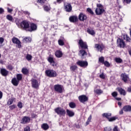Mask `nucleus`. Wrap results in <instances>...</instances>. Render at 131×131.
I'll list each match as a JSON object with an SVG mask.
<instances>
[{
  "instance_id": "obj_26",
  "label": "nucleus",
  "mask_w": 131,
  "mask_h": 131,
  "mask_svg": "<svg viewBox=\"0 0 131 131\" xmlns=\"http://www.w3.org/2000/svg\"><path fill=\"white\" fill-rule=\"evenodd\" d=\"M43 8L46 12H50V11H51V6H48L46 5H44Z\"/></svg>"
},
{
  "instance_id": "obj_37",
  "label": "nucleus",
  "mask_w": 131,
  "mask_h": 131,
  "mask_svg": "<svg viewBox=\"0 0 131 131\" xmlns=\"http://www.w3.org/2000/svg\"><path fill=\"white\" fill-rule=\"evenodd\" d=\"M91 120H92V115H90L89 117L88 118V120L86 122V125H88V124H90V122H91Z\"/></svg>"
},
{
  "instance_id": "obj_1",
  "label": "nucleus",
  "mask_w": 131,
  "mask_h": 131,
  "mask_svg": "<svg viewBox=\"0 0 131 131\" xmlns=\"http://www.w3.org/2000/svg\"><path fill=\"white\" fill-rule=\"evenodd\" d=\"M105 10L103 8V5L101 4H97V8L95 10L96 15H102L104 12Z\"/></svg>"
},
{
  "instance_id": "obj_58",
  "label": "nucleus",
  "mask_w": 131,
  "mask_h": 131,
  "mask_svg": "<svg viewBox=\"0 0 131 131\" xmlns=\"http://www.w3.org/2000/svg\"><path fill=\"white\" fill-rule=\"evenodd\" d=\"M7 11L8 13H12V12H13V10L12 9H10L9 8H7Z\"/></svg>"
},
{
  "instance_id": "obj_52",
  "label": "nucleus",
  "mask_w": 131,
  "mask_h": 131,
  "mask_svg": "<svg viewBox=\"0 0 131 131\" xmlns=\"http://www.w3.org/2000/svg\"><path fill=\"white\" fill-rule=\"evenodd\" d=\"M10 109H11V110H13V109H15V108H16V105L13 104L12 105H11L10 106H9Z\"/></svg>"
},
{
  "instance_id": "obj_15",
  "label": "nucleus",
  "mask_w": 131,
  "mask_h": 131,
  "mask_svg": "<svg viewBox=\"0 0 131 131\" xmlns=\"http://www.w3.org/2000/svg\"><path fill=\"white\" fill-rule=\"evenodd\" d=\"M64 8L66 12H69L72 10V6H71V4L69 3H66L64 4Z\"/></svg>"
},
{
  "instance_id": "obj_55",
  "label": "nucleus",
  "mask_w": 131,
  "mask_h": 131,
  "mask_svg": "<svg viewBox=\"0 0 131 131\" xmlns=\"http://www.w3.org/2000/svg\"><path fill=\"white\" fill-rule=\"evenodd\" d=\"M24 131H30V127L27 126L24 128Z\"/></svg>"
},
{
  "instance_id": "obj_4",
  "label": "nucleus",
  "mask_w": 131,
  "mask_h": 131,
  "mask_svg": "<svg viewBox=\"0 0 131 131\" xmlns=\"http://www.w3.org/2000/svg\"><path fill=\"white\" fill-rule=\"evenodd\" d=\"M55 111L57 114L58 115H60L63 116V115H65V113H66V112L65 111V110L63 108H62L61 107H57L55 109Z\"/></svg>"
},
{
  "instance_id": "obj_3",
  "label": "nucleus",
  "mask_w": 131,
  "mask_h": 131,
  "mask_svg": "<svg viewBox=\"0 0 131 131\" xmlns=\"http://www.w3.org/2000/svg\"><path fill=\"white\" fill-rule=\"evenodd\" d=\"M20 27L24 29L25 30H28L29 29V23L26 20H23L20 23Z\"/></svg>"
},
{
  "instance_id": "obj_23",
  "label": "nucleus",
  "mask_w": 131,
  "mask_h": 131,
  "mask_svg": "<svg viewBox=\"0 0 131 131\" xmlns=\"http://www.w3.org/2000/svg\"><path fill=\"white\" fill-rule=\"evenodd\" d=\"M123 110L125 111V112H128L131 111V106L130 105H126L123 107Z\"/></svg>"
},
{
  "instance_id": "obj_45",
  "label": "nucleus",
  "mask_w": 131,
  "mask_h": 131,
  "mask_svg": "<svg viewBox=\"0 0 131 131\" xmlns=\"http://www.w3.org/2000/svg\"><path fill=\"white\" fill-rule=\"evenodd\" d=\"M87 12L90 13V14H91V15H94V12L91 8H87Z\"/></svg>"
},
{
  "instance_id": "obj_63",
  "label": "nucleus",
  "mask_w": 131,
  "mask_h": 131,
  "mask_svg": "<svg viewBox=\"0 0 131 131\" xmlns=\"http://www.w3.org/2000/svg\"><path fill=\"white\" fill-rule=\"evenodd\" d=\"M116 100H117V101H120L121 100V98L116 97Z\"/></svg>"
},
{
  "instance_id": "obj_11",
  "label": "nucleus",
  "mask_w": 131,
  "mask_h": 131,
  "mask_svg": "<svg viewBox=\"0 0 131 131\" xmlns=\"http://www.w3.org/2000/svg\"><path fill=\"white\" fill-rule=\"evenodd\" d=\"M78 99L80 102H81V103H84L85 102H86L89 100L88 97L83 95L79 96Z\"/></svg>"
},
{
  "instance_id": "obj_13",
  "label": "nucleus",
  "mask_w": 131,
  "mask_h": 131,
  "mask_svg": "<svg viewBox=\"0 0 131 131\" xmlns=\"http://www.w3.org/2000/svg\"><path fill=\"white\" fill-rule=\"evenodd\" d=\"M79 44L82 49H88V45H86V43L84 42L82 40H79Z\"/></svg>"
},
{
  "instance_id": "obj_64",
  "label": "nucleus",
  "mask_w": 131,
  "mask_h": 131,
  "mask_svg": "<svg viewBox=\"0 0 131 131\" xmlns=\"http://www.w3.org/2000/svg\"><path fill=\"white\" fill-rule=\"evenodd\" d=\"M119 113L120 114H123V110H121L120 112H119Z\"/></svg>"
},
{
  "instance_id": "obj_34",
  "label": "nucleus",
  "mask_w": 131,
  "mask_h": 131,
  "mask_svg": "<svg viewBox=\"0 0 131 131\" xmlns=\"http://www.w3.org/2000/svg\"><path fill=\"white\" fill-rule=\"evenodd\" d=\"M16 78L18 81H20L22 79V74H18L16 75Z\"/></svg>"
},
{
  "instance_id": "obj_27",
  "label": "nucleus",
  "mask_w": 131,
  "mask_h": 131,
  "mask_svg": "<svg viewBox=\"0 0 131 131\" xmlns=\"http://www.w3.org/2000/svg\"><path fill=\"white\" fill-rule=\"evenodd\" d=\"M80 55H81V58H82V59H83V56H86V55H88L86 52H85V51L83 50H81L80 51Z\"/></svg>"
},
{
  "instance_id": "obj_44",
  "label": "nucleus",
  "mask_w": 131,
  "mask_h": 131,
  "mask_svg": "<svg viewBox=\"0 0 131 131\" xmlns=\"http://www.w3.org/2000/svg\"><path fill=\"white\" fill-rule=\"evenodd\" d=\"M7 69H8L9 70H10L11 71H12V70H13V66L11 65V64H9L7 67Z\"/></svg>"
},
{
  "instance_id": "obj_7",
  "label": "nucleus",
  "mask_w": 131,
  "mask_h": 131,
  "mask_svg": "<svg viewBox=\"0 0 131 131\" xmlns=\"http://www.w3.org/2000/svg\"><path fill=\"white\" fill-rule=\"evenodd\" d=\"M54 90L57 93L62 94L63 93V89H62V86L61 85L56 84L54 85Z\"/></svg>"
},
{
  "instance_id": "obj_14",
  "label": "nucleus",
  "mask_w": 131,
  "mask_h": 131,
  "mask_svg": "<svg viewBox=\"0 0 131 131\" xmlns=\"http://www.w3.org/2000/svg\"><path fill=\"white\" fill-rule=\"evenodd\" d=\"M121 77L124 82H127L129 78L128 77V75H126V74L124 73L121 75Z\"/></svg>"
},
{
  "instance_id": "obj_6",
  "label": "nucleus",
  "mask_w": 131,
  "mask_h": 131,
  "mask_svg": "<svg viewBox=\"0 0 131 131\" xmlns=\"http://www.w3.org/2000/svg\"><path fill=\"white\" fill-rule=\"evenodd\" d=\"M117 45L118 47L120 48H125V43L122 39L119 38L117 39Z\"/></svg>"
},
{
  "instance_id": "obj_19",
  "label": "nucleus",
  "mask_w": 131,
  "mask_h": 131,
  "mask_svg": "<svg viewBox=\"0 0 131 131\" xmlns=\"http://www.w3.org/2000/svg\"><path fill=\"white\" fill-rule=\"evenodd\" d=\"M1 73L3 76H7L9 74V71H7L6 69H1Z\"/></svg>"
},
{
  "instance_id": "obj_8",
  "label": "nucleus",
  "mask_w": 131,
  "mask_h": 131,
  "mask_svg": "<svg viewBox=\"0 0 131 131\" xmlns=\"http://www.w3.org/2000/svg\"><path fill=\"white\" fill-rule=\"evenodd\" d=\"M32 82V86L34 88V89H37L38 86H39V83H38V81L34 79H32L31 80Z\"/></svg>"
},
{
  "instance_id": "obj_60",
  "label": "nucleus",
  "mask_w": 131,
  "mask_h": 131,
  "mask_svg": "<svg viewBox=\"0 0 131 131\" xmlns=\"http://www.w3.org/2000/svg\"><path fill=\"white\" fill-rule=\"evenodd\" d=\"M113 131H118V128L117 127V126H115V127L114 128Z\"/></svg>"
},
{
  "instance_id": "obj_17",
  "label": "nucleus",
  "mask_w": 131,
  "mask_h": 131,
  "mask_svg": "<svg viewBox=\"0 0 131 131\" xmlns=\"http://www.w3.org/2000/svg\"><path fill=\"white\" fill-rule=\"evenodd\" d=\"M79 20L80 21H84V20H86V15L85 14H83V13H81L78 16Z\"/></svg>"
},
{
  "instance_id": "obj_20",
  "label": "nucleus",
  "mask_w": 131,
  "mask_h": 131,
  "mask_svg": "<svg viewBox=\"0 0 131 131\" xmlns=\"http://www.w3.org/2000/svg\"><path fill=\"white\" fill-rule=\"evenodd\" d=\"M118 92L120 93V95H123V96H125L126 95V92L125 90L122 89V88H117Z\"/></svg>"
},
{
  "instance_id": "obj_40",
  "label": "nucleus",
  "mask_w": 131,
  "mask_h": 131,
  "mask_svg": "<svg viewBox=\"0 0 131 131\" xmlns=\"http://www.w3.org/2000/svg\"><path fill=\"white\" fill-rule=\"evenodd\" d=\"M14 102V98H11V99H9L8 102H7V104L8 105H12V104H13V102Z\"/></svg>"
},
{
  "instance_id": "obj_21",
  "label": "nucleus",
  "mask_w": 131,
  "mask_h": 131,
  "mask_svg": "<svg viewBox=\"0 0 131 131\" xmlns=\"http://www.w3.org/2000/svg\"><path fill=\"white\" fill-rule=\"evenodd\" d=\"M12 83L13 84V85H15V86H17L18 84H19V81L16 78H14L12 79Z\"/></svg>"
},
{
  "instance_id": "obj_32",
  "label": "nucleus",
  "mask_w": 131,
  "mask_h": 131,
  "mask_svg": "<svg viewBox=\"0 0 131 131\" xmlns=\"http://www.w3.org/2000/svg\"><path fill=\"white\" fill-rule=\"evenodd\" d=\"M95 93L97 94V95H101V94H103V91L100 89H97L94 90Z\"/></svg>"
},
{
  "instance_id": "obj_25",
  "label": "nucleus",
  "mask_w": 131,
  "mask_h": 131,
  "mask_svg": "<svg viewBox=\"0 0 131 131\" xmlns=\"http://www.w3.org/2000/svg\"><path fill=\"white\" fill-rule=\"evenodd\" d=\"M21 72L25 75H27L28 74H29V70L26 68H23L21 70Z\"/></svg>"
},
{
  "instance_id": "obj_56",
  "label": "nucleus",
  "mask_w": 131,
  "mask_h": 131,
  "mask_svg": "<svg viewBox=\"0 0 131 131\" xmlns=\"http://www.w3.org/2000/svg\"><path fill=\"white\" fill-rule=\"evenodd\" d=\"M113 97H114V98H115V97H116L117 96V92H114L112 94Z\"/></svg>"
},
{
  "instance_id": "obj_43",
  "label": "nucleus",
  "mask_w": 131,
  "mask_h": 131,
  "mask_svg": "<svg viewBox=\"0 0 131 131\" xmlns=\"http://www.w3.org/2000/svg\"><path fill=\"white\" fill-rule=\"evenodd\" d=\"M17 106L18 107V108L22 109V107H23V103H22V102H18Z\"/></svg>"
},
{
  "instance_id": "obj_49",
  "label": "nucleus",
  "mask_w": 131,
  "mask_h": 131,
  "mask_svg": "<svg viewBox=\"0 0 131 131\" xmlns=\"http://www.w3.org/2000/svg\"><path fill=\"white\" fill-rule=\"evenodd\" d=\"M115 120H116V117H112V118H110V119H108L109 121H114Z\"/></svg>"
},
{
  "instance_id": "obj_35",
  "label": "nucleus",
  "mask_w": 131,
  "mask_h": 131,
  "mask_svg": "<svg viewBox=\"0 0 131 131\" xmlns=\"http://www.w3.org/2000/svg\"><path fill=\"white\" fill-rule=\"evenodd\" d=\"M69 106L70 108H75V107H76V105L74 102H70L69 103Z\"/></svg>"
},
{
  "instance_id": "obj_10",
  "label": "nucleus",
  "mask_w": 131,
  "mask_h": 131,
  "mask_svg": "<svg viewBox=\"0 0 131 131\" xmlns=\"http://www.w3.org/2000/svg\"><path fill=\"white\" fill-rule=\"evenodd\" d=\"M95 48L97 51L100 52V53H102V51L105 47H104V45L103 44H95Z\"/></svg>"
},
{
  "instance_id": "obj_2",
  "label": "nucleus",
  "mask_w": 131,
  "mask_h": 131,
  "mask_svg": "<svg viewBox=\"0 0 131 131\" xmlns=\"http://www.w3.org/2000/svg\"><path fill=\"white\" fill-rule=\"evenodd\" d=\"M46 74L49 77H56L57 76V72L53 70L46 71Z\"/></svg>"
},
{
  "instance_id": "obj_22",
  "label": "nucleus",
  "mask_w": 131,
  "mask_h": 131,
  "mask_svg": "<svg viewBox=\"0 0 131 131\" xmlns=\"http://www.w3.org/2000/svg\"><path fill=\"white\" fill-rule=\"evenodd\" d=\"M69 20L70 22H73V23H74V22H76L78 20V18H77V16H71L69 18Z\"/></svg>"
},
{
  "instance_id": "obj_59",
  "label": "nucleus",
  "mask_w": 131,
  "mask_h": 131,
  "mask_svg": "<svg viewBox=\"0 0 131 131\" xmlns=\"http://www.w3.org/2000/svg\"><path fill=\"white\" fill-rule=\"evenodd\" d=\"M4 12H5V10H4V9L0 8V14H3Z\"/></svg>"
},
{
  "instance_id": "obj_38",
  "label": "nucleus",
  "mask_w": 131,
  "mask_h": 131,
  "mask_svg": "<svg viewBox=\"0 0 131 131\" xmlns=\"http://www.w3.org/2000/svg\"><path fill=\"white\" fill-rule=\"evenodd\" d=\"M26 58L28 61H31L32 56L30 54H27Z\"/></svg>"
},
{
  "instance_id": "obj_57",
  "label": "nucleus",
  "mask_w": 131,
  "mask_h": 131,
  "mask_svg": "<svg viewBox=\"0 0 131 131\" xmlns=\"http://www.w3.org/2000/svg\"><path fill=\"white\" fill-rule=\"evenodd\" d=\"M4 40H5V39H4V38H3V37L0 38V43H3L4 42Z\"/></svg>"
},
{
  "instance_id": "obj_41",
  "label": "nucleus",
  "mask_w": 131,
  "mask_h": 131,
  "mask_svg": "<svg viewBox=\"0 0 131 131\" xmlns=\"http://www.w3.org/2000/svg\"><path fill=\"white\" fill-rule=\"evenodd\" d=\"M99 62L103 64V63L105 62L104 57L102 56L101 57H99Z\"/></svg>"
},
{
  "instance_id": "obj_46",
  "label": "nucleus",
  "mask_w": 131,
  "mask_h": 131,
  "mask_svg": "<svg viewBox=\"0 0 131 131\" xmlns=\"http://www.w3.org/2000/svg\"><path fill=\"white\" fill-rule=\"evenodd\" d=\"M103 64L104 66H106V67H110V63L107 61H104V62H103Z\"/></svg>"
},
{
  "instance_id": "obj_16",
  "label": "nucleus",
  "mask_w": 131,
  "mask_h": 131,
  "mask_svg": "<svg viewBox=\"0 0 131 131\" xmlns=\"http://www.w3.org/2000/svg\"><path fill=\"white\" fill-rule=\"evenodd\" d=\"M37 29V26L35 24H31L30 28L28 29V31L30 32L34 31Z\"/></svg>"
},
{
  "instance_id": "obj_51",
  "label": "nucleus",
  "mask_w": 131,
  "mask_h": 131,
  "mask_svg": "<svg viewBox=\"0 0 131 131\" xmlns=\"http://www.w3.org/2000/svg\"><path fill=\"white\" fill-rule=\"evenodd\" d=\"M99 77L102 79H105V75H104V73H102L100 75Z\"/></svg>"
},
{
  "instance_id": "obj_24",
  "label": "nucleus",
  "mask_w": 131,
  "mask_h": 131,
  "mask_svg": "<svg viewBox=\"0 0 131 131\" xmlns=\"http://www.w3.org/2000/svg\"><path fill=\"white\" fill-rule=\"evenodd\" d=\"M67 113L69 116V117H73V116L74 115V112H72V111H70L69 110H67Z\"/></svg>"
},
{
  "instance_id": "obj_39",
  "label": "nucleus",
  "mask_w": 131,
  "mask_h": 131,
  "mask_svg": "<svg viewBox=\"0 0 131 131\" xmlns=\"http://www.w3.org/2000/svg\"><path fill=\"white\" fill-rule=\"evenodd\" d=\"M48 60V62L51 63V64H52V63H55V61H54V58H53V57H49Z\"/></svg>"
},
{
  "instance_id": "obj_18",
  "label": "nucleus",
  "mask_w": 131,
  "mask_h": 131,
  "mask_svg": "<svg viewBox=\"0 0 131 131\" xmlns=\"http://www.w3.org/2000/svg\"><path fill=\"white\" fill-rule=\"evenodd\" d=\"M55 55L57 58H62V56H63V53H62V51L60 50H57L55 52Z\"/></svg>"
},
{
  "instance_id": "obj_62",
  "label": "nucleus",
  "mask_w": 131,
  "mask_h": 131,
  "mask_svg": "<svg viewBox=\"0 0 131 131\" xmlns=\"http://www.w3.org/2000/svg\"><path fill=\"white\" fill-rule=\"evenodd\" d=\"M127 92L131 93V86L127 88Z\"/></svg>"
},
{
  "instance_id": "obj_30",
  "label": "nucleus",
  "mask_w": 131,
  "mask_h": 131,
  "mask_svg": "<svg viewBox=\"0 0 131 131\" xmlns=\"http://www.w3.org/2000/svg\"><path fill=\"white\" fill-rule=\"evenodd\" d=\"M41 127L45 130H47V129H49V125H48V124L44 123L41 125Z\"/></svg>"
},
{
  "instance_id": "obj_29",
  "label": "nucleus",
  "mask_w": 131,
  "mask_h": 131,
  "mask_svg": "<svg viewBox=\"0 0 131 131\" xmlns=\"http://www.w3.org/2000/svg\"><path fill=\"white\" fill-rule=\"evenodd\" d=\"M23 42H30V41H31V38L29 37H25L23 39Z\"/></svg>"
},
{
  "instance_id": "obj_12",
  "label": "nucleus",
  "mask_w": 131,
  "mask_h": 131,
  "mask_svg": "<svg viewBox=\"0 0 131 131\" xmlns=\"http://www.w3.org/2000/svg\"><path fill=\"white\" fill-rule=\"evenodd\" d=\"M12 40L13 43L17 45L19 48H21V42L19 39H18V38H16L14 37L12 39Z\"/></svg>"
},
{
  "instance_id": "obj_54",
  "label": "nucleus",
  "mask_w": 131,
  "mask_h": 131,
  "mask_svg": "<svg viewBox=\"0 0 131 131\" xmlns=\"http://www.w3.org/2000/svg\"><path fill=\"white\" fill-rule=\"evenodd\" d=\"M111 128L110 127H105L104 129V131H111Z\"/></svg>"
},
{
  "instance_id": "obj_42",
  "label": "nucleus",
  "mask_w": 131,
  "mask_h": 131,
  "mask_svg": "<svg viewBox=\"0 0 131 131\" xmlns=\"http://www.w3.org/2000/svg\"><path fill=\"white\" fill-rule=\"evenodd\" d=\"M6 18L7 20H9V21H12L13 20V17L10 15H7Z\"/></svg>"
},
{
  "instance_id": "obj_33",
  "label": "nucleus",
  "mask_w": 131,
  "mask_h": 131,
  "mask_svg": "<svg viewBox=\"0 0 131 131\" xmlns=\"http://www.w3.org/2000/svg\"><path fill=\"white\" fill-rule=\"evenodd\" d=\"M87 32H88L89 34H91V35H94V34H95V31L90 29H87Z\"/></svg>"
},
{
  "instance_id": "obj_36",
  "label": "nucleus",
  "mask_w": 131,
  "mask_h": 131,
  "mask_svg": "<svg viewBox=\"0 0 131 131\" xmlns=\"http://www.w3.org/2000/svg\"><path fill=\"white\" fill-rule=\"evenodd\" d=\"M77 66H72L70 67L71 71H74L75 70H77Z\"/></svg>"
},
{
  "instance_id": "obj_5",
  "label": "nucleus",
  "mask_w": 131,
  "mask_h": 131,
  "mask_svg": "<svg viewBox=\"0 0 131 131\" xmlns=\"http://www.w3.org/2000/svg\"><path fill=\"white\" fill-rule=\"evenodd\" d=\"M29 122H30V118L27 116L23 117V119L20 120L21 124H26V123H29Z\"/></svg>"
},
{
  "instance_id": "obj_48",
  "label": "nucleus",
  "mask_w": 131,
  "mask_h": 131,
  "mask_svg": "<svg viewBox=\"0 0 131 131\" xmlns=\"http://www.w3.org/2000/svg\"><path fill=\"white\" fill-rule=\"evenodd\" d=\"M58 44L59 46H64V41L61 39H59L58 40Z\"/></svg>"
},
{
  "instance_id": "obj_47",
  "label": "nucleus",
  "mask_w": 131,
  "mask_h": 131,
  "mask_svg": "<svg viewBox=\"0 0 131 131\" xmlns=\"http://www.w3.org/2000/svg\"><path fill=\"white\" fill-rule=\"evenodd\" d=\"M115 60L117 63H121V62H122V59L119 58H116Z\"/></svg>"
},
{
  "instance_id": "obj_28",
  "label": "nucleus",
  "mask_w": 131,
  "mask_h": 131,
  "mask_svg": "<svg viewBox=\"0 0 131 131\" xmlns=\"http://www.w3.org/2000/svg\"><path fill=\"white\" fill-rule=\"evenodd\" d=\"M103 117H105L107 119L109 120L110 117H111V113H104L102 115Z\"/></svg>"
},
{
  "instance_id": "obj_53",
  "label": "nucleus",
  "mask_w": 131,
  "mask_h": 131,
  "mask_svg": "<svg viewBox=\"0 0 131 131\" xmlns=\"http://www.w3.org/2000/svg\"><path fill=\"white\" fill-rule=\"evenodd\" d=\"M45 2H46V0H37V3L39 4H45Z\"/></svg>"
},
{
  "instance_id": "obj_31",
  "label": "nucleus",
  "mask_w": 131,
  "mask_h": 131,
  "mask_svg": "<svg viewBox=\"0 0 131 131\" xmlns=\"http://www.w3.org/2000/svg\"><path fill=\"white\" fill-rule=\"evenodd\" d=\"M123 37L124 39L126 40L127 42H130V38L127 36V35H124Z\"/></svg>"
},
{
  "instance_id": "obj_61",
  "label": "nucleus",
  "mask_w": 131,
  "mask_h": 131,
  "mask_svg": "<svg viewBox=\"0 0 131 131\" xmlns=\"http://www.w3.org/2000/svg\"><path fill=\"white\" fill-rule=\"evenodd\" d=\"M63 1L64 0H56L57 3H58V4H61V3H62V2H63Z\"/></svg>"
},
{
  "instance_id": "obj_9",
  "label": "nucleus",
  "mask_w": 131,
  "mask_h": 131,
  "mask_svg": "<svg viewBox=\"0 0 131 131\" xmlns=\"http://www.w3.org/2000/svg\"><path fill=\"white\" fill-rule=\"evenodd\" d=\"M77 65H79V66H80V67H87L88 65L89 64L88 63V61L81 60H79L77 61Z\"/></svg>"
},
{
  "instance_id": "obj_50",
  "label": "nucleus",
  "mask_w": 131,
  "mask_h": 131,
  "mask_svg": "<svg viewBox=\"0 0 131 131\" xmlns=\"http://www.w3.org/2000/svg\"><path fill=\"white\" fill-rule=\"evenodd\" d=\"M131 0H123V2L124 4H129Z\"/></svg>"
}]
</instances>
